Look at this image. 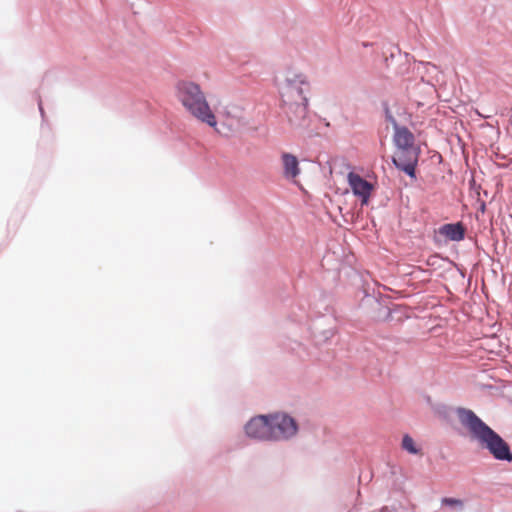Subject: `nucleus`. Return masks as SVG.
<instances>
[{
    "instance_id": "f257e3e1",
    "label": "nucleus",
    "mask_w": 512,
    "mask_h": 512,
    "mask_svg": "<svg viewBox=\"0 0 512 512\" xmlns=\"http://www.w3.org/2000/svg\"><path fill=\"white\" fill-rule=\"evenodd\" d=\"M458 418L463 427L469 432L470 438L478 443L482 449L497 460L512 462V452L508 443L487 424H485L473 411L459 409Z\"/></svg>"
},
{
    "instance_id": "f03ea898",
    "label": "nucleus",
    "mask_w": 512,
    "mask_h": 512,
    "mask_svg": "<svg viewBox=\"0 0 512 512\" xmlns=\"http://www.w3.org/2000/svg\"><path fill=\"white\" fill-rule=\"evenodd\" d=\"M175 94L178 101L190 115L210 127H216V116L198 84L181 80L175 86Z\"/></svg>"
},
{
    "instance_id": "7ed1b4c3",
    "label": "nucleus",
    "mask_w": 512,
    "mask_h": 512,
    "mask_svg": "<svg viewBox=\"0 0 512 512\" xmlns=\"http://www.w3.org/2000/svg\"><path fill=\"white\" fill-rule=\"evenodd\" d=\"M308 85L303 74H292L281 84L280 93L287 113L293 112L297 118H304L308 110V99L304 95L302 85Z\"/></svg>"
},
{
    "instance_id": "20e7f679",
    "label": "nucleus",
    "mask_w": 512,
    "mask_h": 512,
    "mask_svg": "<svg viewBox=\"0 0 512 512\" xmlns=\"http://www.w3.org/2000/svg\"><path fill=\"white\" fill-rule=\"evenodd\" d=\"M271 440H286L294 436L298 427L295 420L286 414L269 415Z\"/></svg>"
},
{
    "instance_id": "39448f33",
    "label": "nucleus",
    "mask_w": 512,
    "mask_h": 512,
    "mask_svg": "<svg viewBox=\"0 0 512 512\" xmlns=\"http://www.w3.org/2000/svg\"><path fill=\"white\" fill-rule=\"evenodd\" d=\"M420 155V148L397 149L394 157V165L412 178H415V169Z\"/></svg>"
},
{
    "instance_id": "423d86ee",
    "label": "nucleus",
    "mask_w": 512,
    "mask_h": 512,
    "mask_svg": "<svg viewBox=\"0 0 512 512\" xmlns=\"http://www.w3.org/2000/svg\"><path fill=\"white\" fill-rule=\"evenodd\" d=\"M271 427L269 416H258L252 418L246 425V434L259 440H271Z\"/></svg>"
},
{
    "instance_id": "0eeeda50",
    "label": "nucleus",
    "mask_w": 512,
    "mask_h": 512,
    "mask_svg": "<svg viewBox=\"0 0 512 512\" xmlns=\"http://www.w3.org/2000/svg\"><path fill=\"white\" fill-rule=\"evenodd\" d=\"M348 183L354 195L361 198V204L367 205L374 189L373 185L354 172L348 174Z\"/></svg>"
},
{
    "instance_id": "6e6552de",
    "label": "nucleus",
    "mask_w": 512,
    "mask_h": 512,
    "mask_svg": "<svg viewBox=\"0 0 512 512\" xmlns=\"http://www.w3.org/2000/svg\"><path fill=\"white\" fill-rule=\"evenodd\" d=\"M394 128V143L397 149L419 148L415 145V137L408 128L397 125Z\"/></svg>"
},
{
    "instance_id": "1a4fd4ad",
    "label": "nucleus",
    "mask_w": 512,
    "mask_h": 512,
    "mask_svg": "<svg viewBox=\"0 0 512 512\" xmlns=\"http://www.w3.org/2000/svg\"><path fill=\"white\" fill-rule=\"evenodd\" d=\"M282 165H283V175L288 180H293L297 178L300 174L299 162L296 156L290 153H283L281 156Z\"/></svg>"
},
{
    "instance_id": "9d476101",
    "label": "nucleus",
    "mask_w": 512,
    "mask_h": 512,
    "mask_svg": "<svg viewBox=\"0 0 512 512\" xmlns=\"http://www.w3.org/2000/svg\"><path fill=\"white\" fill-rule=\"evenodd\" d=\"M439 233L452 241H461L465 236V228L461 223L445 224L439 229Z\"/></svg>"
},
{
    "instance_id": "9b49d317",
    "label": "nucleus",
    "mask_w": 512,
    "mask_h": 512,
    "mask_svg": "<svg viewBox=\"0 0 512 512\" xmlns=\"http://www.w3.org/2000/svg\"><path fill=\"white\" fill-rule=\"evenodd\" d=\"M401 446L410 454H421L420 449L417 447L414 439L408 434L403 436Z\"/></svg>"
},
{
    "instance_id": "f8f14e48",
    "label": "nucleus",
    "mask_w": 512,
    "mask_h": 512,
    "mask_svg": "<svg viewBox=\"0 0 512 512\" xmlns=\"http://www.w3.org/2000/svg\"><path fill=\"white\" fill-rule=\"evenodd\" d=\"M441 503H442V505L449 506L454 509H462L463 505H464V503L461 499L450 498V497L442 498Z\"/></svg>"
}]
</instances>
